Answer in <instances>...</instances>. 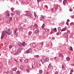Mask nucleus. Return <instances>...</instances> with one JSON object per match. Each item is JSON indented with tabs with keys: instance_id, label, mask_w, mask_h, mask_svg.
Returning <instances> with one entry per match:
<instances>
[{
	"instance_id": "obj_1",
	"label": "nucleus",
	"mask_w": 74,
	"mask_h": 74,
	"mask_svg": "<svg viewBox=\"0 0 74 74\" xmlns=\"http://www.w3.org/2000/svg\"><path fill=\"white\" fill-rule=\"evenodd\" d=\"M6 33L8 35H11V34H12L11 30H10V29H8L6 30Z\"/></svg>"
},
{
	"instance_id": "obj_2",
	"label": "nucleus",
	"mask_w": 74,
	"mask_h": 74,
	"mask_svg": "<svg viewBox=\"0 0 74 74\" xmlns=\"http://www.w3.org/2000/svg\"><path fill=\"white\" fill-rule=\"evenodd\" d=\"M32 51L31 49H29L26 51V53H30V52H32Z\"/></svg>"
},
{
	"instance_id": "obj_3",
	"label": "nucleus",
	"mask_w": 74,
	"mask_h": 74,
	"mask_svg": "<svg viewBox=\"0 0 74 74\" xmlns=\"http://www.w3.org/2000/svg\"><path fill=\"white\" fill-rule=\"evenodd\" d=\"M26 15L27 16H32V14H31L30 13H27Z\"/></svg>"
},
{
	"instance_id": "obj_4",
	"label": "nucleus",
	"mask_w": 74,
	"mask_h": 74,
	"mask_svg": "<svg viewBox=\"0 0 74 74\" xmlns=\"http://www.w3.org/2000/svg\"><path fill=\"white\" fill-rule=\"evenodd\" d=\"M39 19L40 20H43L44 19V17L43 15H41Z\"/></svg>"
},
{
	"instance_id": "obj_5",
	"label": "nucleus",
	"mask_w": 74,
	"mask_h": 74,
	"mask_svg": "<svg viewBox=\"0 0 74 74\" xmlns=\"http://www.w3.org/2000/svg\"><path fill=\"white\" fill-rule=\"evenodd\" d=\"M41 62L42 63H44L45 62V59H44L42 58L41 59Z\"/></svg>"
},
{
	"instance_id": "obj_6",
	"label": "nucleus",
	"mask_w": 74,
	"mask_h": 74,
	"mask_svg": "<svg viewBox=\"0 0 74 74\" xmlns=\"http://www.w3.org/2000/svg\"><path fill=\"white\" fill-rule=\"evenodd\" d=\"M6 15L9 17L10 16V14H9V11H7L6 12Z\"/></svg>"
},
{
	"instance_id": "obj_7",
	"label": "nucleus",
	"mask_w": 74,
	"mask_h": 74,
	"mask_svg": "<svg viewBox=\"0 0 74 74\" xmlns=\"http://www.w3.org/2000/svg\"><path fill=\"white\" fill-rule=\"evenodd\" d=\"M58 55L59 56V57H61V58H63V55L61 53H59Z\"/></svg>"
},
{
	"instance_id": "obj_8",
	"label": "nucleus",
	"mask_w": 74,
	"mask_h": 74,
	"mask_svg": "<svg viewBox=\"0 0 74 74\" xmlns=\"http://www.w3.org/2000/svg\"><path fill=\"white\" fill-rule=\"evenodd\" d=\"M65 36L66 38H68V36L69 35V34H68V32H66L65 34Z\"/></svg>"
},
{
	"instance_id": "obj_9",
	"label": "nucleus",
	"mask_w": 74,
	"mask_h": 74,
	"mask_svg": "<svg viewBox=\"0 0 74 74\" xmlns=\"http://www.w3.org/2000/svg\"><path fill=\"white\" fill-rule=\"evenodd\" d=\"M17 30V28H16V29L14 31V32L15 33V34L16 35V36H18V33H16V31Z\"/></svg>"
},
{
	"instance_id": "obj_10",
	"label": "nucleus",
	"mask_w": 74,
	"mask_h": 74,
	"mask_svg": "<svg viewBox=\"0 0 74 74\" xmlns=\"http://www.w3.org/2000/svg\"><path fill=\"white\" fill-rule=\"evenodd\" d=\"M23 46L24 47H25L26 45V43L25 42H23V43H21V46Z\"/></svg>"
},
{
	"instance_id": "obj_11",
	"label": "nucleus",
	"mask_w": 74,
	"mask_h": 74,
	"mask_svg": "<svg viewBox=\"0 0 74 74\" xmlns=\"http://www.w3.org/2000/svg\"><path fill=\"white\" fill-rule=\"evenodd\" d=\"M67 3V0H64L63 2V4L64 5L66 4V3Z\"/></svg>"
},
{
	"instance_id": "obj_12",
	"label": "nucleus",
	"mask_w": 74,
	"mask_h": 74,
	"mask_svg": "<svg viewBox=\"0 0 74 74\" xmlns=\"http://www.w3.org/2000/svg\"><path fill=\"white\" fill-rule=\"evenodd\" d=\"M20 68L21 70H23V66L22 65H20Z\"/></svg>"
},
{
	"instance_id": "obj_13",
	"label": "nucleus",
	"mask_w": 74,
	"mask_h": 74,
	"mask_svg": "<svg viewBox=\"0 0 74 74\" xmlns=\"http://www.w3.org/2000/svg\"><path fill=\"white\" fill-rule=\"evenodd\" d=\"M66 27H65V28H63L61 30V32H63V31H66Z\"/></svg>"
},
{
	"instance_id": "obj_14",
	"label": "nucleus",
	"mask_w": 74,
	"mask_h": 74,
	"mask_svg": "<svg viewBox=\"0 0 74 74\" xmlns=\"http://www.w3.org/2000/svg\"><path fill=\"white\" fill-rule=\"evenodd\" d=\"M18 46L22 47V43L21 42H18Z\"/></svg>"
},
{
	"instance_id": "obj_15",
	"label": "nucleus",
	"mask_w": 74,
	"mask_h": 74,
	"mask_svg": "<svg viewBox=\"0 0 74 74\" xmlns=\"http://www.w3.org/2000/svg\"><path fill=\"white\" fill-rule=\"evenodd\" d=\"M16 14H18V15H20V14H21L20 11H17Z\"/></svg>"
},
{
	"instance_id": "obj_16",
	"label": "nucleus",
	"mask_w": 74,
	"mask_h": 74,
	"mask_svg": "<svg viewBox=\"0 0 74 74\" xmlns=\"http://www.w3.org/2000/svg\"><path fill=\"white\" fill-rule=\"evenodd\" d=\"M4 34H2L1 37V39H2V38H3V37H4Z\"/></svg>"
},
{
	"instance_id": "obj_17",
	"label": "nucleus",
	"mask_w": 74,
	"mask_h": 74,
	"mask_svg": "<svg viewBox=\"0 0 74 74\" xmlns=\"http://www.w3.org/2000/svg\"><path fill=\"white\" fill-rule=\"evenodd\" d=\"M17 69V68L16 67H15L14 68H13L12 69V70H13V71H16Z\"/></svg>"
},
{
	"instance_id": "obj_18",
	"label": "nucleus",
	"mask_w": 74,
	"mask_h": 74,
	"mask_svg": "<svg viewBox=\"0 0 74 74\" xmlns=\"http://www.w3.org/2000/svg\"><path fill=\"white\" fill-rule=\"evenodd\" d=\"M66 59L67 61L70 60V58L69 57H68L66 58Z\"/></svg>"
},
{
	"instance_id": "obj_19",
	"label": "nucleus",
	"mask_w": 74,
	"mask_h": 74,
	"mask_svg": "<svg viewBox=\"0 0 74 74\" xmlns=\"http://www.w3.org/2000/svg\"><path fill=\"white\" fill-rule=\"evenodd\" d=\"M45 60L46 62H48V61H49V58L47 57H46V58Z\"/></svg>"
},
{
	"instance_id": "obj_20",
	"label": "nucleus",
	"mask_w": 74,
	"mask_h": 74,
	"mask_svg": "<svg viewBox=\"0 0 74 74\" xmlns=\"http://www.w3.org/2000/svg\"><path fill=\"white\" fill-rule=\"evenodd\" d=\"M39 74H42V70H40L39 71Z\"/></svg>"
},
{
	"instance_id": "obj_21",
	"label": "nucleus",
	"mask_w": 74,
	"mask_h": 74,
	"mask_svg": "<svg viewBox=\"0 0 74 74\" xmlns=\"http://www.w3.org/2000/svg\"><path fill=\"white\" fill-rule=\"evenodd\" d=\"M62 69H64V70H66V68L64 67V65L62 66Z\"/></svg>"
},
{
	"instance_id": "obj_22",
	"label": "nucleus",
	"mask_w": 74,
	"mask_h": 74,
	"mask_svg": "<svg viewBox=\"0 0 74 74\" xmlns=\"http://www.w3.org/2000/svg\"><path fill=\"white\" fill-rule=\"evenodd\" d=\"M9 47L10 49H11V48H12V46L11 45H10L9 46Z\"/></svg>"
},
{
	"instance_id": "obj_23",
	"label": "nucleus",
	"mask_w": 74,
	"mask_h": 74,
	"mask_svg": "<svg viewBox=\"0 0 74 74\" xmlns=\"http://www.w3.org/2000/svg\"><path fill=\"white\" fill-rule=\"evenodd\" d=\"M32 32L31 31H30L28 33V34L29 35H31V34H32Z\"/></svg>"
},
{
	"instance_id": "obj_24",
	"label": "nucleus",
	"mask_w": 74,
	"mask_h": 74,
	"mask_svg": "<svg viewBox=\"0 0 74 74\" xmlns=\"http://www.w3.org/2000/svg\"><path fill=\"white\" fill-rule=\"evenodd\" d=\"M44 26H45V24H43L42 26V28L44 29Z\"/></svg>"
},
{
	"instance_id": "obj_25",
	"label": "nucleus",
	"mask_w": 74,
	"mask_h": 74,
	"mask_svg": "<svg viewBox=\"0 0 74 74\" xmlns=\"http://www.w3.org/2000/svg\"><path fill=\"white\" fill-rule=\"evenodd\" d=\"M35 33H39V30H36L35 31Z\"/></svg>"
},
{
	"instance_id": "obj_26",
	"label": "nucleus",
	"mask_w": 74,
	"mask_h": 74,
	"mask_svg": "<svg viewBox=\"0 0 74 74\" xmlns=\"http://www.w3.org/2000/svg\"><path fill=\"white\" fill-rule=\"evenodd\" d=\"M58 30L59 31H60V30H61V28H60V27H58Z\"/></svg>"
},
{
	"instance_id": "obj_27",
	"label": "nucleus",
	"mask_w": 74,
	"mask_h": 74,
	"mask_svg": "<svg viewBox=\"0 0 74 74\" xmlns=\"http://www.w3.org/2000/svg\"><path fill=\"white\" fill-rule=\"evenodd\" d=\"M32 47H33V48H34L36 47V45L35 44H33L32 45Z\"/></svg>"
},
{
	"instance_id": "obj_28",
	"label": "nucleus",
	"mask_w": 74,
	"mask_h": 74,
	"mask_svg": "<svg viewBox=\"0 0 74 74\" xmlns=\"http://www.w3.org/2000/svg\"><path fill=\"white\" fill-rule=\"evenodd\" d=\"M34 27H38V25H37V24H35Z\"/></svg>"
},
{
	"instance_id": "obj_29",
	"label": "nucleus",
	"mask_w": 74,
	"mask_h": 74,
	"mask_svg": "<svg viewBox=\"0 0 74 74\" xmlns=\"http://www.w3.org/2000/svg\"><path fill=\"white\" fill-rule=\"evenodd\" d=\"M33 38L34 40H36V37L34 36L33 37Z\"/></svg>"
},
{
	"instance_id": "obj_30",
	"label": "nucleus",
	"mask_w": 74,
	"mask_h": 74,
	"mask_svg": "<svg viewBox=\"0 0 74 74\" xmlns=\"http://www.w3.org/2000/svg\"><path fill=\"white\" fill-rule=\"evenodd\" d=\"M52 66V65H51V64H49L48 66V68H51Z\"/></svg>"
},
{
	"instance_id": "obj_31",
	"label": "nucleus",
	"mask_w": 74,
	"mask_h": 74,
	"mask_svg": "<svg viewBox=\"0 0 74 74\" xmlns=\"http://www.w3.org/2000/svg\"><path fill=\"white\" fill-rule=\"evenodd\" d=\"M53 30H54L56 32H57V30L56 29V28H54Z\"/></svg>"
},
{
	"instance_id": "obj_32",
	"label": "nucleus",
	"mask_w": 74,
	"mask_h": 74,
	"mask_svg": "<svg viewBox=\"0 0 74 74\" xmlns=\"http://www.w3.org/2000/svg\"><path fill=\"white\" fill-rule=\"evenodd\" d=\"M34 15L35 17H36L37 16V14H36V13L35 12H34Z\"/></svg>"
},
{
	"instance_id": "obj_33",
	"label": "nucleus",
	"mask_w": 74,
	"mask_h": 74,
	"mask_svg": "<svg viewBox=\"0 0 74 74\" xmlns=\"http://www.w3.org/2000/svg\"><path fill=\"white\" fill-rule=\"evenodd\" d=\"M17 51L19 52H21V49H18L17 50Z\"/></svg>"
},
{
	"instance_id": "obj_34",
	"label": "nucleus",
	"mask_w": 74,
	"mask_h": 74,
	"mask_svg": "<svg viewBox=\"0 0 74 74\" xmlns=\"http://www.w3.org/2000/svg\"><path fill=\"white\" fill-rule=\"evenodd\" d=\"M27 73H29L30 72L29 70L28 69H27Z\"/></svg>"
},
{
	"instance_id": "obj_35",
	"label": "nucleus",
	"mask_w": 74,
	"mask_h": 74,
	"mask_svg": "<svg viewBox=\"0 0 74 74\" xmlns=\"http://www.w3.org/2000/svg\"><path fill=\"white\" fill-rule=\"evenodd\" d=\"M27 61H28V60L27 59H26L25 60V63H27Z\"/></svg>"
},
{
	"instance_id": "obj_36",
	"label": "nucleus",
	"mask_w": 74,
	"mask_h": 74,
	"mask_svg": "<svg viewBox=\"0 0 74 74\" xmlns=\"http://www.w3.org/2000/svg\"><path fill=\"white\" fill-rule=\"evenodd\" d=\"M73 71H74V70H73V69H71L70 71V72H71V73H73Z\"/></svg>"
},
{
	"instance_id": "obj_37",
	"label": "nucleus",
	"mask_w": 74,
	"mask_h": 74,
	"mask_svg": "<svg viewBox=\"0 0 74 74\" xmlns=\"http://www.w3.org/2000/svg\"><path fill=\"white\" fill-rule=\"evenodd\" d=\"M70 49L72 51H73V48H72V47H71Z\"/></svg>"
},
{
	"instance_id": "obj_38",
	"label": "nucleus",
	"mask_w": 74,
	"mask_h": 74,
	"mask_svg": "<svg viewBox=\"0 0 74 74\" xmlns=\"http://www.w3.org/2000/svg\"><path fill=\"white\" fill-rule=\"evenodd\" d=\"M36 58H39V56L38 55H36L35 56Z\"/></svg>"
},
{
	"instance_id": "obj_39",
	"label": "nucleus",
	"mask_w": 74,
	"mask_h": 74,
	"mask_svg": "<svg viewBox=\"0 0 74 74\" xmlns=\"http://www.w3.org/2000/svg\"><path fill=\"white\" fill-rule=\"evenodd\" d=\"M41 0H37L38 3H39V2L40 1H41Z\"/></svg>"
},
{
	"instance_id": "obj_40",
	"label": "nucleus",
	"mask_w": 74,
	"mask_h": 74,
	"mask_svg": "<svg viewBox=\"0 0 74 74\" xmlns=\"http://www.w3.org/2000/svg\"><path fill=\"white\" fill-rule=\"evenodd\" d=\"M14 59V61H15V62H16V63H18V61H17V60H16V59Z\"/></svg>"
},
{
	"instance_id": "obj_41",
	"label": "nucleus",
	"mask_w": 74,
	"mask_h": 74,
	"mask_svg": "<svg viewBox=\"0 0 74 74\" xmlns=\"http://www.w3.org/2000/svg\"><path fill=\"white\" fill-rule=\"evenodd\" d=\"M12 18H10L9 19V21H11V20H12Z\"/></svg>"
},
{
	"instance_id": "obj_42",
	"label": "nucleus",
	"mask_w": 74,
	"mask_h": 74,
	"mask_svg": "<svg viewBox=\"0 0 74 74\" xmlns=\"http://www.w3.org/2000/svg\"><path fill=\"white\" fill-rule=\"evenodd\" d=\"M22 27H20V30H22Z\"/></svg>"
},
{
	"instance_id": "obj_43",
	"label": "nucleus",
	"mask_w": 74,
	"mask_h": 74,
	"mask_svg": "<svg viewBox=\"0 0 74 74\" xmlns=\"http://www.w3.org/2000/svg\"><path fill=\"white\" fill-rule=\"evenodd\" d=\"M72 18H73V19L74 18V15H73L72 16Z\"/></svg>"
},
{
	"instance_id": "obj_44",
	"label": "nucleus",
	"mask_w": 74,
	"mask_h": 74,
	"mask_svg": "<svg viewBox=\"0 0 74 74\" xmlns=\"http://www.w3.org/2000/svg\"><path fill=\"white\" fill-rule=\"evenodd\" d=\"M62 1V0H59V2H60V3H61Z\"/></svg>"
},
{
	"instance_id": "obj_45",
	"label": "nucleus",
	"mask_w": 74,
	"mask_h": 74,
	"mask_svg": "<svg viewBox=\"0 0 74 74\" xmlns=\"http://www.w3.org/2000/svg\"><path fill=\"white\" fill-rule=\"evenodd\" d=\"M69 10H70V11L71 12V11H73V9H69Z\"/></svg>"
},
{
	"instance_id": "obj_46",
	"label": "nucleus",
	"mask_w": 74,
	"mask_h": 74,
	"mask_svg": "<svg viewBox=\"0 0 74 74\" xmlns=\"http://www.w3.org/2000/svg\"><path fill=\"white\" fill-rule=\"evenodd\" d=\"M11 16H13V15H14V14H13V13H11Z\"/></svg>"
},
{
	"instance_id": "obj_47",
	"label": "nucleus",
	"mask_w": 74,
	"mask_h": 74,
	"mask_svg": "<svg viewBox=\"0 0 74 74\" xmlns=\"http://www.w3.org/2000/svg\"><path fill=\"white\" fill-rule=\"evenodd\" d=\"M50 60H51V61H52L53 60V59H52V58H51V59H50Z\"/></svg>"
},
{
	"instance_id": "obj_48",
	"label": "nucleus",
	"mask_w": 74,
	"mask_h": 74,
	"mask_svg": "<svg viewBox=\"0 0 74 74\" xmlns=\"http://www.w3.org/2000/svg\"><path fill=\"white\" fill-rule=\"evenodd\" d=\"M67 22H70V20H69V19H68L67 20Z\"/></svg>"
},
{
	"instance_id": "obj_49",
	"label": "nucleus",
	"mask_w": 74,
	"mask_h": 74,
	"mask_svg": "<svg viewBox=\"0 0 74 74\" xmlns=\"http://www.w3.org/2000/svg\"><path fill=\"white\" fill-rule=\"evenodd\" d=\"M66 24L67 25H69V23H68V22H67V23H66Z\"/></svg>"
},
{
	"instance_id": "obj_50",
	"label": "nucleus",
	"mask_w": 74,
	"mask_h": 74,
	"mask_svg": "<svg viewBox=\"0 0 74 74\" xmlns=\"http://www.w3.org/2000/svg\"><path fill=\"white\" fill-rule=\"evenodd\" d=\"M11 10H14V9L13 8H12Z\"/></svg>"
},
{
	"instance_id": "obj_51",
	"label": "nucleus",
	"mask_w": 74,
	"mask_h": 74,
	"mask_svg": "<svg viewBox=\"0 0 74 74\" xmlns=\"http://www.w3.org/2000/svg\"><path fill=\"white\" fill-rule=\"evenodd\" d=\"M72 37H73V38H74V34H73L72 35Z\"/></svg>"
},
{
	"instance_id": "obj_52",
	"label": "nucleus",
	"mask_w": 74,
	"mask_h": 74,
	"mask_svg": "<svg viewBox=\"0 0 74 74\" xmlns=\"http://www.w3.org/2000/svg\"><path fill=\"white\" fill-rule=\"evenodd\" d=\"M19 60H20L21 62H22V61L21 60V59H20Z\"/></svg>"
},
{
	"instance_id": "obj_53",
	"label": "nucleus",
	"mask_w": 74,
	"mask_h": 74,
	"mask_svg": "<svg viewBox=\"0 0 74 74\" xmlns=\"http://www.w3.org/2000/svg\"><path fill=\"white\" fill-rule=\"evenodd\" d=\"M42 45H44V43L43 42H42Z\"/></svg>"
},
{
	"instance_id": "obj_54",
	"label": "nucleus",
	"mask_w": 74,
	"mask_h": 74,
	"mask_svg": "<svg viewBox=\"0 0 74 74\" xmlns=\"http://www.w3.org/2000/svg\"><path fill=\"white\" fill-rule=\"evenodd\" d=\"M56 58H57V57H56L54 58V59H56Z\"/></svg>"
},
{
	"instance_id": "obj_55",
	"label": "nucleus",
	"mask_w": 74,
	"mask_h": 74,
	"mask_svg": "<svg viewBox=\"0 0 74 74\" xmlns=\"http://www.w3.org/2000/svg\"><path fill=\"white\" fill-rule=\"evenodd\" d=\"M47 74H48V72H47L46 73Z\"/></svg>"
},
{
	"instance_id": "obj_56",
	"label": "nucleus",
	"mask_w": 74,
	"mask_h": 74,
	"mask_svg": "<svg viewBox=\"0 0 74 74\" xmlns=\"http://www.w3.org/2000/svg\"><path fill=\"white\" fill-rule=\"evenodd\" d=\"M46 32H47V31L46 30V29H45Z\"/></svg>"
},
{
	"instance_id": "obj_57",
	"label": "nucleus",
	"mask_w": 74,
	"mask_h": 74,
	"mask_svg": "<svg viewBox=\"0 0 74 74\" xmlns=\"http://www.w3.org/2000/svg\"><path fill=\"white\" fill-rule=\"evenodd\" d=\"M70 74H73L72 73H71H71H70Z\"/></svg>"
},
{
	"instance_id": "obj_58",
	"label": "nucleus",
	"mask_w": 74,
	"mask_h": 74,
	"mask_svg": "<svg viewBox=\"0 0 74 74\" xmlns=\"http://www.w3.org/2000/svg\"><path fill=\"white\" fill-rule=\"evenodd\" d=\"M55 74H58V73H55Z\"/></svg>"
},
{
	"instance_id": "obj_59",
	"label": "nucleus",
	"mask_w": 74,
	"mask_h": 74,
	"mask_svg": "<svg viewBox=\"0 0 74 74\" xmlns=\"http://www.w3.org/2000/svg\"><path fill=\"white\" fill-rule=\"evenodd\" d=\"M39 66H41V64H39Z\"/></svg>"
},
{
	"instance_id": "obj_60",
	"label": "nucleus",
	"mask_w": 74,
	"mask_h": 74,
	"mask_svg": "<svg viewBox=\"0 0 74 74\" xmlns=\"http://www.w3.org/2000/svg\"><path fill=\"white\" fill-rule=\"evenodd\" d=\"M57 34H59V33H57Z\"/></svg>"
},
{
	"instance_id": "obj_61",
	"label": "nucleus",
	"mask_w": 74,
	"mask_h": 74,
	"mask_svg": "<svg viewBox=\"0 0 74 74\" xmlns=\"http://www.w3.org/2000/svg\"><path fill=\"white\" fill-rule=\"evenodd\" d=\"M25 21H26V19H25Z\"/></svg>"
},
{
	"instance_id": "obj_62",
	"label": "nucleus",
	"mask_w": 74,
	"mask_h": 74,
	"mask_svg": "<svg viewBox=\"0 0 74 74\" xmlns=\"http://www.w3.org/2000/svg\"><path fill=\"white\" fill-rule=\"evenodd\" d=\"M1 56V54H0V56Z\"/></svg>"
},
{
	"instance_id": "obj_63",
	"label": "nucleus",
	"mask_w": 74,
	"mask_h": 74,
	"mask_svg": "<svg viewBox=\"0 0 74 74\" xmlns=\"http://www.w3.org/2000/svg\"><path fill=\"white\" fill-rule=\"evenodd\" d=\"M70 24H71V23Z\"/></svg>"
},
{
	"instance_id": "obj_64",
	"label": "nucleus",
	"mask_w": 74,
	"mask_h": 74,
	"mask_svg": "<svg viewBox=\"0 0 74 74\" xmlns=\"http://www.w3.org/2000/svg\"><path fill=\"white\" fill-rule=\"evenodd\" d=\"M37 74H39V73H38Z\"/></svg>"
}]
</instances>
